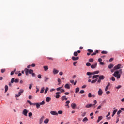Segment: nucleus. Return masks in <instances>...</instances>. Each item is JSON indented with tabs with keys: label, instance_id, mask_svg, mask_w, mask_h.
I'll list each match as a JSON object with an SVG mask.
<instances>
[{
	"label": "nucleus",
	"instance_id": "1",
	"mask_svg": "<svg viewBox=\"0 0 124 124\" xmlns=\"http://www.w3.org/2000/svg\"><path fill=\"white\" fill-rule=\"evenodd\" d=\"M123 73V71L122 69H120L119 70H116L114 73L112 74L113 76L114 77H116L117 79H120L121 78V75Z\"/></svg>",
	"mask_w": 124,
	"mask_h": 124
},
{
	"label": "nucleus",
	"instance_id": "2",
	"mask_svg": "<svg viewBox=\"0 0 124 124\" xmlns=\"http://www.w3.org/2000/svg\"><path fill=\"white\" fill-rule=\"evenodd\" d=\"M24 71H25V74H26V75H27V76H28L29 75V74H32V76L33 77H35V76H36L35 73H33V70L28 69L27 68H25L24 69Z\"/></svg>",
	"mask_w": 124,
	"mask_h": 124
},
{
	"label": "nucleus",
	"instance_id": "3",
	"mask_svg": "<svg viewBox=\"0 0 124 124\" xmlns=\"http://www.w3.org/2000/svg\"><path fill=\"white\" fill-rule=\"evenodd\" d=\"M34 105H36L37 108H40V105H44L45 104V102L44 101H43L41 103H35Z\"/></svg>",
	"mask_w": 124,
	"mask_h": 124
},
{
	"label": "nucleus",
	"instance_id": "4",
	"mask_svg": "<svg viewBox=\"0 0 124 124\" xmlns=\"http://www.w3.org/2000/svg\"><path fill=\"white\" fill-rule=\"evenodd\" d=\"M24 93V90L23 89H21L20 92H18L17 94L15 95V97H19Z\"/></svg>",
	"mask_w": 124,
	"mask_h": 124
},
{
	"label": "nucleus",
	"instance_id": "5",
	"mask_svg": "<svg viewBox=\"0 0 124 124\" xmlns=\"http://www.w3.org/2000/svg\"><path fill=\"white\" fill-rule=\"evenodd\" d=\"M29 111L26 109H24L22 111V114L24 115V116H25V117H27L28 116V112Z\"/></svg>",
	"mask_w": 124,
	"mask_h": 124
},
{
	"label": "nucleus",
	"instance_id": "6",
	"mask_svg": "<svg viewBox=\"0 0 124 124\" xmlns=\"http://www.w3.org/2000/svg\"><path fill=\"white\" fill-rule=\"evenodd\" d=\"M121 66H122V64H119L114 67V69H115L116 70H118V69H120V68H121Z\"/></svg>",
	"mask_w": 124,
	"mask_h": 124
},
{
	"label": "nucleus",
	"instance_id": "7",
	"mask_svg": "<svg viewBox=\"0 0 124 124\" xmlns=\"http://www.w3.org/2000/svg\"><path fill=\"white\" fill-rule=\"evenodd\" d=\"M56 96L55 97L56 98H60V97H61V96L60 95V94H61V92H56L55 93Z\"/></svg>",
	"mask_w": 124,
	"mask_h": 124
},
{
	"label": "nucleus",
	"instance_id": "8",
	"mask_svg": "<svg viewBox=\"0 0 124 124\" xmlns=\"http://www.w3.org/2000/svg\"><path fill=\"white\" fill-rule=\"evenodd\" d=\"M102 93H103V92L102 91V90L100 88L98 91V94L99 96H101V95H102Z\"/></svg>",
	"mask_w": 124,
	"mask_h": 124
},
{
	"label": "nucleus",
	"instance_id": "9",
	"mask_svg": "<svg viewBox=\"0 0 124 124\" xmlns=\"http://www.w3.org/2000/svg\"><path fill=\"white\" fill-rule=\"evenodd\" d=\"M50 114L53 116H58V113L57 112V111H50Z\"/></svg>",
	"mask_w": 124,
	"mask_h": 124
},
{
	"label": "nucleus",
	"instance_id": "10",
	"mask_svg": "<svg viewBox=\"0 0 124 124\" xmlns=\"http://www.w3.org/2000/svg\"><path fill=\"white\" fill-rule=\"evenodd\" d=\"M110 86H111V83L110 82L108 83V84H107V86L106 87V88L105 89V92H107V91L108 90V89L109 87H110Z\"/></svg>",
	"mask_w": 124,
	"mask_h": 124
},
{
	"label": "nucleus",
	"instance_id": "11",
	"mask_svg": "<svg viewBox=\"0 0 124 124\" xmlns=\"http://www.w3.org/2000/svg\"><path fill=\"white\" fill-rule=\"evenodd\" d=\"M44 116H43L41 117V118H40V120H39V124H41L43 123V121H44Z\"/></svg>",
	"mask_w": 124,
	"mask_h": 124
},
{
	"label": "nucleus",
	"instance_id": "12",
	"mask_svg": "<svg viewBox=\"0 0 124 124\" xmlns=\"http://www.w3.org/2000/svg\"><path fill=\"white\" fill-rule=\"evenodd\" d=\"M98 62H100V64L101 65H104V63H103V62H102V59L101 58H99V59H98Z\"/></svg>",
	"mask_w": 124,
	"mask_h": 124
},
{
	"label": "nucleus",
	"instance_id": "13",
	"mask_svg": "<svg viewBox=\"0 0 124 124\" xmlns=\"http://www.w3.org/2000/svg\"><path fill=\"white\" fill-rule=\"evenodd\" d=\"M53 74H58V73H59V70L54 68L53 69Z\"/></svg>",
	"mask_w": 124,
	"mask_h": 124
},
{
	"label": "nucleus",
	"instance_id": "14",
	"mask_svg": "<svg viewBox=\"0 0 124 124\" xmlns=\"http://www.w3.org/2000/svg\"><path fill=\"white\" fill-rule=\"evenodd\" d=\"M67 99H68V98H66V96H62L61 97V100H62V101H63V100H67Z\"/></svg>",
	"mask_w": 124,
	"mask_h": 124
},
{
	"label": "nucleus",
	"instance_id": "15",
	"mask_svg": "<svg viewBox=\"0 0 124 124\" xmlns=\"http://www.w3.org/2000/svg\"><path fill=\"white\" fill-rule=\"evenodd\" d=\"M72 60H73V61H78V60H79V57H75L74 56H73L72 57Z\"/></svg>",
	"mask_w": 124,
	"mask_h": 124
},
{
	"label": "nucleus",
	"instance_id": "16",
	"mask_svg": "<svg viewBox=\"0 0 124 124\" xmlns=\"http://www.w3.org/2000/svg\"><path fill=\"white\" fill-rule=\"evenodd\" d=\"M97 66V63H95L94 64H93L91 66V68L93 69V68H95L96 66Z\"/></svg>",
	"mask_w": 124,
	"mask_h": 124
},
{
	"label": "nucleus",
	"instance_id": "17",
	"mask_svg": "<svg viewBox=\"0 0 124 124\" xmlns=\"http://www.w3.org/2000/svg\"><path fill=\"white\" fill-rule=\"evenodd\" d=\"M89 121V119H88L87 117H85L83 120H82V122H83V123H87V122H88Z\"/></svg>",
	"mask_w": 124,
	"mask_h": 124
},
{
	"label": "nucleus",
	"instance_id": "18",
	"mask_svg": "<svg viewBox=\"0 0 124 124\" xmlns=\"http://www.w3.org/2000/svg\"><path fill=\"white\" fill-rule=\"evenodd\" d=\"M102 119H103V117L102 116H99L97 121V123H99V122H100V121H101Z\"/></svg>",
	"mask_w": 124,
	"mask_h": 124
},
{
	"label": "nucleus",
	"instance_id": "19",
	"mask_svg": "<svg viewBox=\"0 0 124 124\" xmlns=\"http://www.w3.org/2000/svg\"><path fill=\"white\" fill-rule=\"evenodd\" d=\"M76 104L73 103L71 104V107L73 108V109H75V107H76Z\"/></svg>",
	"mask_w": 124,
	"mask_h": 124
},
{
	"label": "nucleus",
	"instance_id": "20",
	"mask_svg": "<svg viewBox=\"0 0 124 124\" xmlns=\"http://www.w3.org/2000/svg\"><path fill=\"white\" fill-rule=\"evenodd\" d=\"M105 78V77H104L103 75H101L99 77V79H100V80H104Z\"/></svg>",
	"mask_w": 124,
	"mask_h": 124
},
{
	"label": "nucleus",
	"instance_id": "21",
	"mask_svg": "<svg viewBox=\"0 0 124 124\" xmlns=\"http://www.w3.org/2000/svg\"><path fill=\"white\" fill-rule=\"evenodd\" d=\"M93 105L92 104H87V105H86L85 107L86 108H90L92 107V106H93Z\"/></svg>",
	"mask_w": 124,
	"mask_h": 124
},
{
	"label": "nucleus",
	"instance_id": "22",
	"mask_svg": "<svg viewBox=\"0 0 124 124\" xmlns=\"http://www.w3.org/2000/svg\"><path fill=\"white\" fill-rule=\"evenodd\" d=\"M46 102H50V101H51V97H46Z\"/></svg>",
	"mask_w": 124,
	"mask_h": 124
},
{
	"label": "nucleus",
	"instance_id": "23",
	"mask_svg": "<svg viewBox=\"0 0 124 124\" xmlns=\"http://www.w3.org/2000/svg\"><path fill=\"white\" fill-rule=\"evenodd\" d=\"M64 87H65V89H70V86H69V84H68L67 83L65 85Z\"/></svg>",
	"mask_w": 124,
	"mask_h": 124
},
{
	"label": "nucleus",
	"instance_id": "24",
	"mask_svg": "<svg viewBox=\"0 0 124 124\" xmlns=\"http://www.w3.org/2000/svg\"><path fill=\"white\" fill-rule=\"evenodd\" d=\"M108 67L109 69H112V68L114 67V64H110L108 66Z\"/></svg>",
	"mask_w": 124,
	"mask_h": 124
},
{
	"label": "nucleus",
	"instance_id": "25",
	"mask_svg": "<svg viewBox=\"0 0 124 124\" xmlns=\"http://www.w3.org/2000/svg\"><path fill=\"white\" fill-rule=\"evenodd\" d=\"M99 73V71H95L92 72V75H94V74H98Z\"/></svg>",
	"mask_w": 124,
	"mask_h": 124
},
{
	"label": "nucleus",
	"instance_id": "26",
	"mask_svg": "<svg viewBox=\"0 0 124 124\" xmlns=\"http://www.w3.org/2000/svg\"><path fill=\"white\" fill-rule=\"evenodd\" d=\"M98 52H99L98 50H96L95 52H93L91 54V56H95L96 54H98Z\"/></svg>",
	"mask_w": 124,
	"mask_h": 124
},
{
	"label": "nucleus",
	"instance_id": "27",
	"mask_svg": "<svg viewBox=\"0 0 124 124\" xmlns=\"http://www.w3.org/2000/svg\"><path fill=\"white\" fill-rule=\"evenodd\" d=\"M48 91H49V88L46 87L45 90V92H44L45 94H46Z\"/></svg>",
	"mask_w": 124,
	"mask_h": 124
},
{
	"label": "nucleus",
	"instance_id": "28",
	"mask_svg": "<svg viewBox=\"0 0 124 124\" xmlns=\"http://www.w3.org/2000/svg\"><path fill=\"white\" fill-rule=\"evenodd\" d=\"M43 67L44 68L45 71H47V70H48V69H49V68L48 67V66H44Z\"/></svg>",
	"mask_w": 124,
	"mask_h": 124
},
{
	"label": "nucleus",
	"instance_id": "29",
	"mask_svg": "<svg viewBox=\"0 0 124 124\" xmlns=\"http://www.w3.org/2000/svg\"><path fill=\"white\" fill-rule=\"evenodd\" d=\"M49 123V119L46 118L44 120V124H48Z\"/></svg>",
	"mask_w": 124,
	"mask_h": 124
},
{
	"label": "nucleus",
	"instance_id": "30",
	"mask_svg": "<svg viewBox=\"0 0 124 124\" xmlns=\"http://www.w3.org/2000/svg\"><path fill=\"white\" fill-rule=\"evenodd\" d=\"M110 80H111V81H112L113 82H115L116 78H115V77H112L111 78H110Z\"/></svg>",
	"mask_w": 124,
	"mask_h": 124
},
{
	"label": "nucleus",
	"instance_id": "31",
	"mask_svg": "<svg viewBox=\"0 0 124 124\" xmlns=\"http://www.w3.org/2000/svg\"><path fill=\"white\" fill-rule=\"evenodd\" d=\"M97 77H99L98 75H94L92 77V79H95V78H97Z\"/></svg>",
	"mask_w": 124,
	"mask_h": 124
},
{
	"label": "nucleus",
	"instance_id": "32",
	"mask_svg": "<svg viewBox=\"0 0 124 124\" xmlns=\"http://www.w3.org/2000/svg\"><path fill=\"white\" fill-rule=\"evenodd\" d=\"M79 91H80V88H79L78 87L76 88V90H75V93H79Z\"/></svg>",
	"mask_w": 124,
	"mask_h": 124
},
{
	"label": "nucleus",
	"instance_id": "33",
	"mask_svg": "<svg viewBox=\"0 0 124 124\" xmlns=\"http://www.w3.org/2000/svg\"><path fill=\"white\" fill-rule=\"evenodd\" d=\"M27 102H28V103H29L30 105H34H34H35V103H32L30 100H27Z\"/></svg>",
	"mask_w": 124,
	"mask_h": 124
},
{
	"label": "nucleus",
	"instance_id": "34",
	"mask_svg": "<svg viewBox=\"0 0 124 124\" xmlns=\"http://www.w3.org/2000/svg\"><path fill=\"white\" fill-rule=\"evenodd\" d=\"M44 90H45V89L44 88V87H42L41 88V90L40 91V93H44Z\"/></svg>",
	"mask_w": 124,
	"mask_h": 124
},
{
	"label": "nucleus",
	"instance_id": "35",
	"mask_svg": "<svg viewBox=\"0 0 124 124\" xmlns=\"http://www.w3.org/2000/svg\"><path fill=\"white\" fill-rule=\"evenodd\" d=\"M16 68H15L14 70L11 72V75H13V74H14V72H16Z\"/></svg>",
	"mask_w": 124,
	"mask_h": 124
},
{
	"label": "nucleus",
	"instance_id": "36",
	"mask_svg": "<svg viewBox=\"0 0 124 124\" xmlns=\"http://www.w3.org/2000/svg\"><path fill=\"white\" fill-rule=\"evenodd\" d=\"M8 91V86L7 85L5 86V93H6Z\"/></svg>",
	"mask_w": 124,
	"mask_h": 124
},
{
	"label": "nucleus",
	"instance_id": "37",
	"mask_svg": "<svg viewBox=\"0 0 124 124\" xmlns=\"http://www.w3.org/2000/svg\"><path fill=\"white\" fill-rule=\"evenodd\" d=\"M69 103H70V101L68 100L65 102V104H66V106H68V107H69V106H68V105L69 104Z\"/></svg>",
	"mask_w": 124,
	"mask_h": 124
},
{
	"label": "nucleus",
	"instance_id": "38",
	"mask_svg": "<svg viewBox=\"0 0 124 124\" xmlns=\"http://www.w3.org/2000/svg\"><path fill=\"white\" fill-rule=\"evenodd\" d=\"M108 53V52H107V51H105V50H103L101 52V54H106Z\"/></svg>",
	"mask_w": 124,
	"mask_h": 124
},
{
	"label": "nucleus",
	"instance_id": "39",
	"mask_svg": "<svg viewBox=\"0 0 124 124\" xmlns=\"http://www.w3.org/2000/svg\"><path fill=\"white\" fill-rule=\"evenodd\" d=\"M96 81H97V79H96L95 80H93L91 81L92 84H94V83H96Z\"/></svg>",
	"mask_w": 124,
	"mask_h": 124
},
{
	"label": "nucleus",
	"instance_id": "40",
	"mask_svg": "<svg viewBox=\"0 0 124 124\" xmlns=\"http://www.w3.org/2000/svg\"><path fill=\"white\" fill-rule=\"evenodd\" d=\"M74 56H75V57H77V56H78V52H77V51H75L74 53Z\"/></svg>",
	"mask_w": 124,
	"mask_h": 124
},
{
	"label": "nucleus",
	"instance_id": "41",
	"mask_svg": "<svg viewBox=\"0 0 124 124\" xmlns=\"http://www.w3.org/2000/svg\"><path fill=\"white\" fill-rule=\"evenodd\" d=\"M62 113H63L62 111L59 110V111H58L57 114H59V115H62Z\"/></svg>",
	"mask_w": 124,
	"mask_h": 124
},
{
	"label": "nucleus",
	"instance_id": "42",
	"mask_svg": "<svg viewBox=\"0 0 124 124\" xmlns=\"http://www.w3.org/2000/svg\"><path fill=\"white\" fill-rule=\"evenodd\" d=\"M31 88H32V84L31 83L29 85V89L30 90H31Z\"/></svg>",
	"mask_w": 124,
	"mask_h": 124
},
{
	"label": "nucleus",
	"instance_id": "43",
	"mask_svg": "<svg viewBox=\"0 0 124 124\" xmlns=\"http://www.w3.org/2000/svg\"><path fill=\"white\" fill-rule=\"evenodd\" d=\"M93 62V59L92 58H90L89 59V62Z\"/></svg>",
	"mask_w": 124,
	"mask_h": 124
},
{
	"label": "nucleus",
	"instance_id": "44",
	"mask_svg": "<svg viewBox=\"0 0 124 124\" xmlns=\"http://www.w3.org/2000/svg\"><path fill=\"white\" fill-rule=\"evenodd\" d=\"M19 79L18 78H16L14 82L15 83H19Z\"/></svg>",
	"mask_w": 124,
	"mask_h": 124
},
{
	"label": "nucleus",
	"instance_id": "45",
	"mask_svg": "<svg viewBox=\"0 0 124 124\" xmlns=\"http://www.w3.org/2000/svg\"><path fill=\"white\" fill-rule=\"evenodd\" d=\"M79 93L81 94H83V93H85V91L84 90H81L79 92Z\"/></svg>",
	"mask_w": 124,
	"mask_h": 124
},
{
	"label": "nucleus",
	"instance_id": "46",
	"mask_svg": "<svg viewBox=\"0 0 124 124\" xmlns=\"http://www.w3.org/2000/svg\"><path fill=\"white\" fill-rule=\"evenodd\" d=\"M28 116L30 118H31V117L32 116V113L31 112H29L28 114Z\"/></svg>",
	"mask_w": 124,
	"mask_h": 124
},
{
	"label": "nucleus",
	"instance_id": "47",
	"mask_svg": "<svg viewBox=\"0 0 124 124\" xmlns=\"http://www.w3.org/2000/svg\"><path fill=\"white\" fill-rule=\"evenodd\" d=\"M86 74H87V75H89V76L93 75V73L90 72H88Z\"/></svg>",
	"mask_w": 124,
	"mask_h": 124
},
{
	"label": "nucleus",
	"instance_id": "48",
	"mask_svg": "<svg viewBox=\"0 0 124 124\" xmlns=\"http://www.w3.org/2000/svg\"><path fill=\"white\" fill-rule=\"evenodd\" d=\"M117 112H118V110L115 109L114 110H113L112 114H113V115H115L116 113H117Z\"/></svg>",
	"mask_w": 124,
	"mask_h": 124
},
{
	"label": "nucleus",
	"instance_id": "49",
	"mask_svg": "<svg viewBox=\"0 0 124 124\" xmlns=\"http://www.w3.org/2000/svg\"><path fill=\"white\" fill-rule=\"evenodd\" d=\"M49 80V78L45 77V82H47Z\"/></svg>",
	"mask_w": 124,
	"mask_h": 124
},
{
	"label": "nucleus",
	"instance_id": "50",
	"mask_svg": "<svg viewBox=\"0 0 124 124\" xmlns=\"http://www.w3.org/2000/svg\"><path fill=\"white\" fill-rule=\"evenodd\" d=\"M60 92H61V93H64V92H65V91L64 90V89L61 88L60 89Z\"/></svg>",
	"mask_w": 124,
	"mask_h": 124
},
{
	"label": "nucleus",
	"instance_id": "51",
	"mask_svg": "<svg viewBox=\"0 0 124 124\" xmlns=\"http://www.w3.org/2000/svg\"><path fill=\"white\" fill-rule=\"evenodd\" d=\"M37 77L38 78H39V79H41L42 78V77H41V75L40 74L38 75Z\"/></svg>",
	"mask_w": 124,
	"mask_h": 124
},
{
	"label": "nucleus",
	"instance_id": "52",
	"mask_svg": "<svg viewBox=\"0 0 124 124\" xmlns=\"http://www.w3.org/2000/svg\"><path fill=\"white\" fill-rule=\"evenodd\" d=\"M1 73H4V72H5V69H2L1 70Z\"/></svg>",
	"mask_w": 124,
	"mask_h": 124
},
{
	"label": "nucleus",
	"instance_id": "53",
	"mask_svg": "<svg viewBox=\"0 0 124 124\" xmlns=\"http://www.w3.org/2000/svg\"><path fill=\"white\" fill-rule=\"evenodd\" d=\"M117 90H119V89H120V88H122V85H118L117 87H116Z\"/></svg>",
	"mask_w": 124,
	"mask_h": 124
},
{
	"label": "nucleus",
	"instance_id": "54",
	"mask_svg": "<svg viewBox=\"0 0 124 124\" xmlns=\"http://www.w3.org/2000/svg\"><path fill=\"white\" fill-rule=\"evenodd\" d=\"M87 51H88V52H89V53H93V50H92V49H88L87 50Z\"/></svg>",
	"mask_w": 124,
	"mask_h": 124
},
{
	"label": "nucleus",
	"instance_id": "55",
	"mask_svg": "<svg viewBox=\"0 0 124 124\" xmlns=\"http://www.w3.org/2000/svg\"><path fill=\"white\" fill-rule=\"evenodd\" d=\"M78 62H77V61L74 62L73 65L74 66H76V63H77Z\"/></svg>",
	"mask_w": 124,
	"mask_h": 124
},
{
	"label": "nucleus",
	"instance_id": "56",
	"mask_svg": "<svg viewBox=\"0 0 124 124\" xmlns=\"http://www.w3.org/2000/svg\"><path fill=\"white\" fill-rule=\"evenodd\" d=\"M14 78H12L11 80V83H14Z\"/></svg>",
	"mask_w": 124,
	"mask_h": 124
},
{
	"label": "nucleus",
	"instance_id": "57",
	"mask_svg": "<svg viewBox=\"0 0 124 124\" xmlns=\"http://www.w3.org/2000/svg\"><path fill=\"white\" fill-rule=\"evenodd\" d=\"M54 91H56V89H54V88H52V89L50 90V93H51V92H54Z\"/></svg>",
	"mask_w": 124,
	"mask_h": 124
},
{
	"label": "nucleus",
	"instance_id": "58",
	"mask_svg": "<svg viewBox=\"0 0 124 124\" xmlns=\"http://www.w3.org/2000/svg\"><path fill=\"white\" fill-rule=\"evenodd\" d=\"M122 113V110H120L117 112V115H120Z\"/></svg>",
	"mask_w": 124,
	"mask_h": 124
},
{
	"label": "nucleus",
	"instance_id": "59",
	"mask_svg": "<svg viewBox=\"0 0 124 124\" xmlns=\"http://www.w3.org/2000/svg\"><path fill=\"white\" fill-rule=\"evenodd\" d=\"M86 112H83L81 115L82 117H85V116H86Z\"/></svg>",
	"mask_w": 124,
	"mask_h": 124
},
{
	"label": "nucleus",
	"instance_id": "60",
	"mask_svg": "<svg viewBox=\"0 0 124 124\" xmlns=\"http://www.w3.org/2000/svg\"><path fill=\"white\" fill-rule=\"evenodd\" d=\"M86 66H91V63L89 62L87 63Z\"/></svg>",
	"mask_w": 124,
	"mask_h": 124
},
{
	"label": "nucleus",
	"instance_id": "61",
	"mask_svg": "<svg viewBox=\"0 0 124 124\" xmlns=\"http://www.w3.org/2000/svg\"><path fill=\"white\" fill-rule=\"evenodd\" d=\"M62 89V87H58L56 89V90L59 91H61V89Z\"/></svg>",
	"mask_w": 124,
	"mask_h": 124
},
{
	"label": "nucleus",
	"instance_id": "62",
	"mask_svg": "<svg viewBox=\"0 0 124 124\" xmlns=\"http://www.w3.org/2000/svg\"><path fill=\"white\" fill-rule=\"evenodd\" d=\"M110 115H111V112H109L108 113V114L106 115V117H109V116H110Z\"/></svg>",
	"mask_w": 124,
	"mask_h": 124
},
{
	"label": "nucleus",
	"instance_id": "63",
	"mask_svg": "<svg viewBox=\"0 0 124 124\" xmlns=\"http://www.w3.org/2000/svg\"><path fill=\"white\" fill-rule=\"evenodd\" d=\"M88 97H89V98L92 97V93H89L88 94Z\"/></svg>",
	"mask_w": 124,
	"mask_h": 124
},
{
	"label": "nucleus",
	"instance_id": "64",
	"mask_svg": "<svg viewBox=\"0 0 124 124\" xmlns=\"http://www.w3.org/2000/svg\"><path fill=\"white\" fill-rule=\"evenodd\" d=\"M110 92L109 91L106 92V94H110Z\"/></svg>",
	"mask_w": 124,
	"mask_h": 124
}]
</instances>
